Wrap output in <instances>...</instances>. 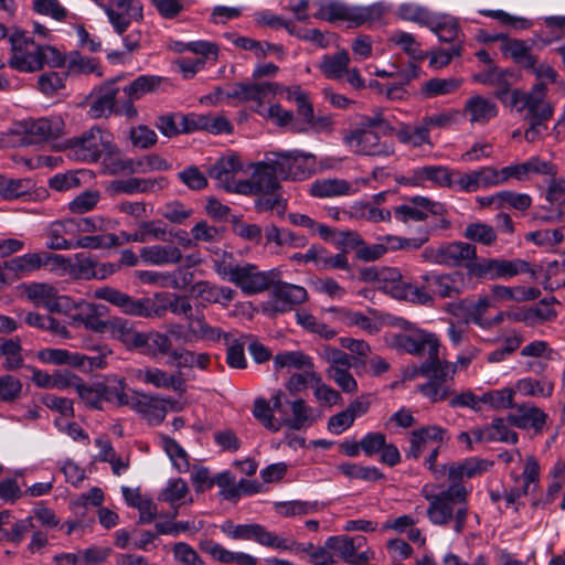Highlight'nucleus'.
<instances>
[{"instance_id":"obj_26","label":"nucleus","mask_w":565,"mask_h":565,"mask_svg":"<svg viewBox=\"0 0 565 565\" xmlns=\"http://www.w3.org/2000/svg\"><path fill=\"white\" fill-rule=\"evenodd\" d=\"M448 431L437 425L424 426L409 434V448L406 457L418 459L428 441L444 443L449 440Z\"/></svg>"},{"instance_id":"obj_50","label":"nucleus","mask_w":565,"mask_h":565,"mask_svg":"<svg viewBox=\"0 0 565 565\" xmlns=\"http://www.w3.org/2000/svg\"><path fill=\"white\" fill-rule=\"evenodd\" d=\"M265 237L267 243H274L278 247L290 246L299 248L305 247L307 244L305 236L297 235L289 230L279 228L275 225H270L266 228Z\"/></svg>"},{"instance_id":"obj_57","label":"nucleus","mask_w":565,"mask_h":565,"mask_svg":"<svg viewBox=\"0 0 565 565\" xmlns=\"http://www.w3.org/2000/svg\"><path fill=\"white\" fill-rule=\"evenodd\" d=\"M390 11V6L385 2H375L365 7H353V26L364 23H373L383 19Z\"/></svg>"},{"instance_id":"obj_35","label":"nucleus","mask_w":565,"mask_h":565,"mask_svg":"<svg viewBox=\"0 0 565 565\" xmlns=\"http://www.w3.org/2000/svg\"><path fill=\"white\" fill-rule=\"evenodd\" d=\"M156 126L162 135L169 138L199 129L195 118L185 115L160 116Z\"/></svg>"},{"instance_id":"obj_15","label":"nucleus","mask_w":565,"mask_h":565,"mask_svg":"<svg viewBox=\"0 0 565 565\" xmlns=\"http://www.w3.org/2000/svg\"><path fill=\"white\" fill-rule=\"evenodd\" d=\"M221 531L233 540H254L258 544L267 547L280 550L282 536L277 535L274 532L267 531L263 525L250 523V524H235L227 520L221 526Z\"/></svg>"},{"instance_id":"obj_33","label":"nucleus","mask_w":565,"mask_h":565,"mask_svg":"<svg viewBox=\"0 0 565 565\" xmlns=\"http://www.w3.org/2000/svg\"><path fill=\"white\" fill-rule=\"evenodd\" d=\"M75 312L70 316L71 323L74 327H84L85 329L100 333L105 320L100 318V306L82 301L74 306Z\"/></svg>"},{"instance_id":"obj_58","label":"nucleus","mask_w":565,"mask_h":565,"mask_svg":"<svg viewBox=\"0 0 565 565\" xmlns=\"http://www.w3.org/2000/svg\"><path fill=\"white\" fill-rule=\"evenodd\" d=\"M74 227V220H65L53 223L49 231L47 248L54 250H64L74 248V243L64 238L63 234Z\"/></svg>"},{"instance_id":"obj_54","label":"nucleus","mask_w":565,"mask_h":565,"mask_svg":"<svg viewBox=\"0 0 565 565\" xmlns=\"http://www.w3.org/2000/svg\"><path fill=\"white\" fill-rule=\"evenodd\" d=\"M99 354L88 356L81 353H72L68 351L67 365L77 367L84 372H90L96 369H105L107 365L106 356L110 353L106 347L99 350Z\"/></svg>"},{"instance_id":"obj_9","label":"nucleus","mask_w":565,"mask_h":565,"mask_svg":"<svg viewBox=\"0 0 565 565\" xmlns=\"http://www.w3.org/2000/svg\"><path fill=\"white\" fill-rule=\"evenodd\" d=\"M95 2L105 11L115 32L122 35L131 22H139L143 19L142 4L138 0H95Z\"/></svg>"},{"instance_id":"obj_56","label":"nucleus","mask_w":565,"mask_h":565,"mask_svg":"<svg viewBox=\"0 0 565 565\" xmlns=\"http://www.w3.org/2000/svg\"><path fill=\"white\" fill-rule=\"evenodd\" d=\"M461 85V81L457 78H439L435 77L424 82L420 85V95L424 98H434L441 95L454 93Z\"/></svg>"},{"instance_id":"obj_1","label":"nucleus","mask_w":565,"mask_h":565,"mask_svg":"<svg viewBox=\"0 0 565 565\" xmlns=\"http://www.w3.org/2000/svg\"><path fill=\"white\" fill-rule=\"evenodd\" d=\"M469 489L465 484H449L438 493H433L429 486L422 490L428 501L427 518L434 525L446 526L454 522V530L461 533L468 518Z\"/></svg>"},{"instance_id":"obj_10","label":"nucleus","mask_w":565,"mask_h":565,"mask_svg":"<svg viewBox=\"0 0 565 565\" xmlns=\"http://www.w3.org/2000/svg\"><path fill=\"white\" fill-rule=\"evenodd\" d=\"M392 347L418 356H435L439 353L440 342L435 333L414 330L411 333H395L391 337Z\"/></svg>"},{"instance_id":"obj_6","label":"nucleus","mask_w":565,"mask_h":565,"mask_svg":"<svg viewBox=\"0 0 565 565\" xmlns=\"http://www.w3.org/2000/svg\"><path fill=\"white\" fill-rule=\"evenodd\" d=\"M420 257L424 262L447 267H467L476 259V247L465 242H450L426 247Z\"/></svg>"},{"instance_id":"obj_16","label":"nucleus","mask_w":565,"mask_h":565,"mask_svg":"<svg viewBox=\"0 0 565 565\" xmlns=\"http://www.w3.org/2000/svg\"><path fill=\"white\" fill-rule=\"evenodd\" d=\"M308 299L307 290L298 285L278 282L271 290L270 299L264 311L270 316L290 311L294 306L301 305Z\"/></svg>"},{"instance_id":"obj_59","label":"nucleus","mask_w":565,"mask_h":565,"mask_svg":"<svg viewBox=\"0 0 565 565\" xmlns=\"http://www.w3.org/2000/svg\"><path fill=\"white\" fill-rule=\"evenodd\" d=\"M296 321L305 330L316 333L326 340H331L337 335V331L330 328L324 322L320 321L313 315L307 311H298L296 313Z\"/></svg>"},{"instance_id":"obj_17","label":"nucleus","mask_w":565,"mask_h":565,"mask_svg":"<svg viewBox=\"0 0 565 565\" xmlns=\"http://www.w3.org/2000/svg\"><path fill=\"white\" fill-rule=\"evenodd\" d=\"M445 207L438 202L430 201L425 196H413L405 204L394 209L397 221L407 224L409 222H422L430 215H443Z\"/></svg>"},{"instance_id":"obj_36","label":"nucleus","mask_w":565,"mask_h":565,"mask_svg":"<svg viewBox=\"0 0 565 565\" xmlns=\"http://www.w3.org/2000/svg\"><path fill=\"white\" fill-rule=\"evenodd\" d=\"M309 192L316 198H333L354 194L356 189L343 179H322L313 182Z\"/></svg>"},{"instance_id":"obj_49","label":"nucleus","mask_w":565,"mask_h":565,"mask_svg":"<svg viewBox=\"0 0 565 565\" xmlns=\"http://www.w3.org/2000/svg\"><path fill=\"white\" fill-rule=\"evenodd\" d=\"M539 471L540 468L536 460L533 457H529L522 472L523 484L520 489L511 491L509 494H507V501L509 503H513L522 494L526 495L531 492H534L537 487Z\"/></svg>"},{"instance_id":"obj_31","label":"nucleus","mask_w":565,"mask_h":565,"mask_svg":"<svg viewBox=\"0 0 565 565\" xmlns=\"http://www.w3.org/2000/svg\"><path fill=\"white\" fill-rule=\"evenodd\" d=\"M547 415L539 407L522 404L508 415V422L519 428H533L541 430L546 423Z\"/></svg>"},{"instance_id":"obj_44","label":"nucleus","mask_w":565,"mask_h":565,"mask_svg":"<svg viewBox=\"0 0 565 565\" xmlns=\"http://www.w3.org/2000/svg\"><path fill=\"white\" fill-rule=\"evenodd\" d=\"M500 49L504 54L510 55L513 61L523 68L531 66L534 61L535 55L532 54L531 47L523 40L502 36Z\"/></svg>"},{"instance_id":"obj_52","label":"nucleus","mask_w":565,"mask_h":565,"mask_svg":"<svg viewBox=\"0 0 565 565\" xmlns=\"http://www.w3.org/2000/svg\"><path fill=\"white\" fill-rule=\"evenodd\" d=\"M163 78L157 75H141L124 87V93L131 99H140L148 93L159 89Z\"/></svg>"},{"instance_id":"obj_39","label":"nucleus","mask_w":565,"mask_h":565,"mask_svg":"<svg viewBox=\"0 0 565 565\" xmlns=\"http://www.w3.org/2000/svg\"><path fill=\"white\" fill-rule=\"evenodd\" d=\"M350 55L342 49L334 54H324L318 65L321 73L330 79H340L350 64Z\"/></svg>"},{"instance_id":"obj_25","label":"nucleus","mask_w":565,"mask_h":565,"mask_svg":"<svg viewBox=\"0 0 565 565\" xmlns=\"http://www.w3.org/2000/svg\"><path fill=\"white\" fill-rule=\"evenodd\" d=\"M135 377L141 383L157 388H172L180 394L185 391V383L181 376L170 374L159 367L138 369L135 371Z\"/></svg>"},{"instance_id":"obj_29","label":"nucleus","mask_w":565,"mask_h":565,"mask_svg":"<svg viewBox=\"0 0 565 565\" xmlns=\"http://www.w3.org/2000/svg\"><path fill=\"white\" fill-rule=\"evenodd\" d=\"M277 157H288L290 174H282V179L303 180L309 178L316 168V157L299 150L276 152Z\"/></svg>"},{"instance_id":"obj_60","label":"nucleus","mask_w":565,"mask_h":565,"mask_svg":"<svg viewBox=\"0 0 565 565\" xmlns=\"http://www.w3.org/2000/svg\"><path fill=\"white\" fill-rule=\"evenodd\" d=\"M337 469L350 479L364 481H377L384 479V475L376 467H365L358 463L343 462L340 463Z\"/></svg>"},{"instance_id":"obj_45","label":"nucleus","mask_w":565,"mask_h":565,"mask_svg":"<svg viewBox=\"0 0 565 565\" xmlns=\"http://www.w3.org/2000/svg\"><path fill=\"white\" fill-rule=\"evenodd\" d=\"M419 373L441 384L451 380L456 374L452 364L439 360L438 353L435 356H427V360L419 366Z\"/></svg>"},{"instance_id":"obj_62","label":"nucleus","mask_w":565,"mask_h":565,"mask_svg":"<svg viewBox=\"0 0 565 565\" xmlns=\"http://www.w3.org/2000/svg\"><path fill=\"white\" fill-rule=\"evenodd\" d=\"M126 382L122 377L107 379L106 383H103V397L106 402H115L119 406L128 405L131 402L126 392Z\"/></svg>"},{"instance_id":"obj_40","label":"nucleus","mask_w":565,"mask_h":565,"mask_svg":"<svg viewBox=\"0 0 565 565\" xmlns=\"http://www.w3.org/2000/svg\"><path fill=\"white\" fill-rule=\"evenodd\" d=\"M393 134H395L397 139L404 145L412 147L430 145L429 130L424 119L415 126L402 124L397 129H394Z\"/></svg>"},{"instance_id":"obj_2","label":"nucleus","mask_w":565,"mask_h":565,"mask_svg":"<svg viewBox=\"0 0 565 565\" xmlns=\"http://www.w3.org/2000/svg\"><path fill=\"white\" fill-rule=\"evenodd\" d=\"M10 57L8 65L21 73H34L45 65L62 67L65 65V56L54 46L41 45L28 36L25 31L15 29L9 35Z\"/></svg>"},{"instance_id":"obj_42","label":"nucleus","mask_w":565,"mask_h":565,"mask_svg":"<svg viewBox=\"0 0 565 565\" xmlns=\"http://www.w3.org/2000/svg\"><path fill=\"white\" fill-rule=\"evenodd\" d=\"M491 292L497 300L515 302L534 300L541 295V290L535 287H505L501 285L492 286Z\"/></svg>"},{"instance_id":"obj_63","label":"nucleus","mask_w":565,"mask_h":565,"mask_svg":"<svg viewBox=\"0 0 565 565\" xmlns=\"http://www.w3.org/2000/svg\"><path fill=\"white\" fill-rule=\"evenodd\" d=\"M0 358L6 370L19 369L23 363L22 347L17 339H7L0 343Z\"/></svg>"},{"instance_id":"obj_19","label":"nucleus","mask_w":565,"mask_h":565,"mask_svg":"<svg viewBox=\"0 0 565 565\" xmlns=\"http://www.w3.org/2000/svg\"><path fill=\"white\" fill-rule=\"evenodd\" d=\"M493 466L492 461L477 457H470L462 461H455L443 466V472L450 484H463L465 479H471L488 471Z\"/></svg>"},{"instance_id":"obj_43","label":"nucleus","mask_w":565,"mask_h":565,"mask_svg":"<svg viewBox=\"0 0 565 565\" xmlns=\"http://www.w3.org/2000/svg\"><path fill=\"white\" fill-rule=\"evenodd\" d=\"M290 408L292 417L287 419L285 423L292 429L299 430L310 427L319 418V415L316 414L315 408L309 406L302 398L292 401L290 403Z\"/></svg>"},{"instance_id":"obj_64","label":"nucleus","mask_w":565,"mask_h":565,"mask_svg":"<svg viewBox=\"0 0 565 565\" xmlns=\"http://www.w3.org/2000/svg\"><path fill=\"white\" fill-rule=\"evenodd\" d=\"M388 42L398 46L404 53L414 60H424L425 55L420 50L415 36L405 31H395L388 36Z\"/></svg>"},{"instance_id":"obj_32","label":"nucleus","mask_w":565,"mask_h":565,"mask_svg":"<svg viewBox=\"0 0 565 565\" xmlns=\"http://www.w3.org/2000/svg\"><path fill=\"white\" fill-rule=\"evenodd\" d=\"M243 169L239 158L232 153L220 158L209 170L212 179L227 191H232L234 177Z\"/></svg>"},{"instance_id":"obj_48","label":"nucleus","mask_w":565,"mask_h":565,"mask_svg":"<svg viewBox=\"0 0 565 565\" xmlns=\"http://www.w3.org/2000/svg\"><path fill=\"white\" fill-rule=\"evenodd\" d=\"M258 83H235L227 87L215 89L217 100L235 99L241 103L252 102L258 92Z\"/></svg>"},{"instance_id":"obj_55","label":"nucleus","mask_w":565,"mask_h":565,"mask_svg":"<svg viewBox=\"0 0 565 565\" xmlns=\"http://www.w3.org/2000/svg\"><path fill=\"white\" fill-rule=\"evenodd\" d=\"M434 14L427 8L415 2H404L396 10V15L401 20L415 22L426 28L433 23Z\"/></svg>"},{"instance_id":"obj_3","label":"nucleus","mask_w":565,"mask_h":565,"mask_svg":"<svg viewBox=\"0 0 565 565\" xmlns=\"http://www.w3.org/2000/svg\"><path fill=\"white\" fill-rule=\"evenodd\" d=\"M394 127L383 116L375 113L363 116L360 126L344 137L345 143L354 152L364 156L390 157L394 153V143L382 140L381 137L392 135Z\"/></svg>"},{"instance_id":"obj_27","label":"nucleus","mask_w":565,"mask_h":565,"mask_svg":"<svg viewBox=\"0 0 565 565\" xmlns=\"http://www.w3.org/2000/svg\"><path fill=\"white\" fill-rule=\"evenodd\" d=\"M497 115V104L481 95L468 98L461 111V118L467 117L471 125H486Z\"/></svg>"},{"instance_id":"obj_47","label":"nucleus","mask_w":565,"mask_h":565,"mask_svg":"<svg viewBox=\"0 0 565 565\" xmlns=\"http://www.w3.org/2000/svg\"><path fill=\"white\" fill-rule=\"evenodd\" d=\"M353 7L339 1H328L320 4L315 17L329 22H353Z\"/></svg>"},{"instance_id":"obj_46","label":"nucleus","mask_w":565,"mask_h":565,"mask_svg":"<svg viewBox=\"0 0 565 565\" xmlns=\"http://www.w3.org/2000/svg\"><path fill=\"white\" fill-rule=\"evenodd\" d=\"M139 350H142V352L150 356H157V355H171L173 349H172V341L170 337L166 333L152 331L145 333L143 332V340L141 343V348Z\"/></svg>"},{"instance_id":"obj_7","label":"nucleus","mask_w":565,"mask_h":565,"mask_svg":"<svg viewBox=\"0 0 565 565\" xmlns=\"http://www.w3.org/2000/svg\"><path fill=\"white\" fill-rule=\"evenodd\" d=\"M64 122L60 117L23 120L12 130L10 145L28 146L62 134Z\"/></svg>"},{"instance_id":"obj_20","label":"nucleus","mask_w":565,"mask_h":565,"mask_svg":"<svg viewBox=\"0 0 565 565\" xmlns=\"http://www.w3.org/2000/svg\"><path fill=\"white\" fill-rule=\"evenodd\" d=\"M100 333H106L111 339L121 342L128 350L141 348L143 340V332L137 331L134 322L120 317H111L105 320Z\"/></svg>"},{"instance_id":"obj_8","label":"nucleus","mask_w":565,"mask_h":565,"mask_svg":"<svg viewBox=\"0 0 565 565\" xmlns=\"http://www.w3.org/2000/svg\"><path fill=\"white\" fill-rule=\"evenodd\" d=\"M278 279V270L262 271L256 265L245 263L236 268L235 277L231 278V282L241 288L244 294L255 295L267 290Z\"/></svg>"},{"instance_id":"obj_5","label":"nucleus","mask_w":565,"mask_h":565,"mask_svg":"<svg viewBox=\"0 0 565 565\" xmlns=\"http://www.w3.org/2000/svg\"><path fill=\"white\" fill-rule=\"evenodd\" d=\"M511 105L518 111H525L524 120L547 121L554 114V107L547 100V86L543 82L534 84L529 92L513 90Z\"/></svg>"},{"instance_id":"obj_4","label":"nucleus","mask_w":565,"mask_h":565,"mask_svg":"<svg viewBox=\"0 0 565 565\" xmlns=\"http://www.w3.org/2000/svg\"><path fill=\"white\" fill-rule=\"evenodd\" d=\"M68 156L87 163H95L104 154L116 152V143L110 131L94 126L85 130L81 136L67 141Z\"/></svg>"},{"instance_id":"obj_14","label":"nucleus","mask_w":565,"mask_h":565,"mask_svg":"<svg viewBox=\"0 0 565 565\" xmlns=\"http://www.w3.org/2000/svg\"><path fill=\"white\" fill-rule=\"evenodd\" d=\"M93 296L96 299L105 300L118 307L124 313L129 316L148 318L154 313L149 298L135 299L109 286L96 288Z\"/></svg>"},{"instance_id":"obj_23","label":"nucleus","mask_w":565,"mask_h":565,"mask_svg":"<svg viewBox=\"0 0 565 565\" xmlns=\"http://www.w3.org/2000/svg\"><path fill=\"white\" fill-rule=\"evenodd\" d=\"M25 294L36 306L52 312H61L70 301L67 297L58 296L55 287L43 282L30 284L25 288Z\"/></svg>"},{"instance_id":"obj_11","label":"nucleus","mask_w":565,"mask_h":565,"mask_svg":"<svg viewBox=\"0 0 565 565\" xmlns=\"http://www.w3.org/2000/svg\"><path fill=\"white\" fill-rule=\"evenodd\" d=\"M129 406L152 426L159 425L164 420L168 407L173 411L179 408L178 403L171 398H162L158 395L141 392H134Z\"/></svg>"},{"instance_id":"obj_37","label":"nucleus","mask_w":565,"mask_h":565,"mask_svg":"<svg viewBox=\"0 0 565 565\" xmlns=\"http://www.w3.org/2000/svg\"><path fill=\"white\" fill-rule=\"evenodd\" d=\"M192 294L209 303L227 306L235 296V291L228 287H217L209 281H198L192 286Z\"/></svg>"},{"instance_id":"obj_38","label":"nucleus","mask_w":565,"mask_h":565,"mask_svg":"<svg viewBox=\"0 0 565 565\" xmlns=\"http://www.w3.org/2000/svg\"><path fill=\"white\" fill-rule=\"evenodd\" d=\"M431 278L435 294L440 298H455L463 291L465 277L461 273L434 275Z\"/></svg>"},{"instance_id":"obj_41","label":"nucleus","mask_w":565,"mask_h":565,"mask_svg":"<svg viewBox=\"0 0 565 565\" xmlns=\"http://www.w3.org/2000/svg\"><path fill=\"white\" fill-rule=\"evenodd\" d=\"M452 177L448 168L443 166H425L414 171L413 179L415 184H422L425 181H431L439 186H452Z\"/></svg>"},{"instance_id":"obj_61","label":"nucleus","mask_w":565,"mask_h":565,"mask_svg":"<svg viewBox=\"0 0 565 565\" xmlns=\"http://www.w3.org/2000/svg\"><path fill=\"white\" fill-rule=\"evenodd\" d=\"M188 497L189 487L186 482L181 478L169 480L167 487L160 494V499L164 502H168L173 508H178L185 503Z\"/></svg>"},{"instance_id":"obj_12","label":"nucleus","mask_w":565,"mask_h":565,"mask_svg":"<svg viewBox=\"0 0 565 565\" xmlns=\"http://www.w3.org/2000/svg\"><path fill=\"white\" fill-rule=\"evenodd\" d=\"M385 285L380 286L386 294L401 300L414 303L428 305L433 302V296L425 287H418L402 279L401 273L395 268H383Z\"/></svg>"},{"instance_id":"obj_22","label":"nucleus","mask_w":565,"mask_h":565,"mask_svg":"<svg viewBox=\"0 0 565 565\" xmlns=\"http://www.w3.org/2000/svg\"><path fill=\"white\" fill-rule=\"evenodd\" d=\"M51 260L60 264L64 257L47 252L28 253L6 262V268L17 277H25L49 265Z\"/></svg>"},{"instance_id":"obj_24","label":"nucleus","mask_w":565,"mask_h":565,"mask_svg":"<svg viewBox=\"0 0 565 565\" xmlns=\"http://www.w3.org/2000/svg\"><path fill=\"white\" fill-rule=\"evenodd\" d=\"M228 342V333L224 332L218 327L211 326L204 315H198L189 317L186 329L184 332V342L196 341H210L218 342L221 340Z\"/></svg>"},{"instance_id":"obj_34","label":"nucleus","mask_w":565,"mask_h":565,"mask_svg":"<svg viewBox=\"0 0 565 565\" xmlns=\"http://www.w3.org/2000/svg\"><path fill=\"white\" fill-rule=\"evenodd\" d=\"M330 311L338 315V320L347 327H358L369 334H376L382 329V322L372 317H367L360 311L348 310L344 308H331Z\"/></svg>"},{"instance_id":"obj_30","label":"nucleus","mask_w":565,"mask_h":565,"mask_svg":"<svg viewBox=\"0 0 565 565\" xmlns=\"http://www.w3.org/2000/svg\"><path fill=\"white\" fill-rule=\"evenodd\" d=\"M328 547L332 548L334 558L342 559L350 565H365L373 556L370 548H365L363 554H354L351 545V536L334 535L328 537Z\"/></svg>"},{"instance_id":"obj_18","label":"nucleus","mask_w":565,"mask_h":565,"mask_svg":"<svg viewBox=\"0 0 565 565\" xmlns=\"http://www.w3.org/2000/svg\"><path fill=\"white\" fill-rule=\"evenodd\" d=\"M279 551H288L296 555H305L311 565H337L332 548L328 547V539L323 545L316 546L312 543H299L288 537H282Z\"/></svg>"},{"instance_id":"obj_53","label":"nucleus","mask_w":565,"mask_h":565,"mask_svg":"<svg viewBox=\"0 0 565 565\" xmlns=\"http://www.w3.org/2000/svg\"><path fill=\"white\" fill-rule=\"evenodd\" d=\"M514 390L524 396L550 397L553 394L554 384L547 379L524 377L515 383Z\"/></svg>"},{"instance_id":"obj_21","label":"nucleus","mask_w":565,"mask_h":565,"mask_svg":"<svg viewBox=\"0 0 565 565\" xmlns=\"http://www.w3.org/2000/svg\"><path fill=\"white\" fill-rule=\"evenodd\" d=\"M116 83L117 79L107 81L92 92L88 102V114L92 118L108 117L114 113L119 93Z\"/></svg>"},{"instance_id":"obj_51","label":"nucleus","mask_w":565,"mask_h":565,"mask_svg":"<svg viewBox=\"0 0 565 565\" xmlns=\"http://www.w3.org/2000/svg\"><path fill=\"white\" fill-rule=\"evenodd\" d=\"M427 28L444 42H454L459 35V28L456 19L448 14L435 13L433 17V23Z\"/></svg>"},{"instance_id":"obj_13","label":"nucleus","mask_w":565,"mask_h":565,"mask_svg":"<svg viewBox=\"0 0 565 565\" xmlns=\"http://www.w3.org/2000/svg\"><path fill=\"white\" fill-rule=\"evenodd\" d=\"M288 157H277L276 152H268L265 160L255 166L253 180L258 192H271L278 189V178L290 174Z\"/></svg>"},{"instance_id":"obj_28","label":"nucleus","mask_w":565,"mask_h":565,"mask_svg":"<svg viewBox=\"0 0 565 565\" xmlns=\"http://www.w3.org/2000/svg\"><path fill=\"white\" fill-rule=\"evenodd\" d=\"M141 262L152 266L177 265L183 259L182 252L179 247L167 245H149L140 249Z\"/></svg>"}]
</instances>
